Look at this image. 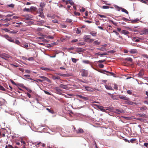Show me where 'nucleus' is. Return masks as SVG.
I'll list each match as a JSON object with an SVG mask.
<instances>
[{
    "label": "nucleus",
    "instance_id": "f257e3e1",
    "mask_svg": "<svg viewBox=\"0 0 148 148\" xmlns=\"http://www.w3.org/2000/svg\"><path fill=\"white\" fill-rule=\"evenodd\" d=\"M39 77L40 78H42L43 79L41 80L40 79H38V80L39 82H42L45 81H47L48 82H49L50 81V80L49 79H48L45 77L41 76H39Z\"/></svg>",
    "mask_w": 148,
    "mask_h": 148
},
{
    "label": "nucleus",
    "instance_id": "f03ea898",
    "mask_svg": "<svg viewBox=\"0 0 148 148\" xmlns=\"http://www.w3.org/2000/svg\"><path fill=\"white\" fill-rule=\"evenodd\" d=\"M81 74L82 77H86L88 75V72L87 70L82 69L81 71Z\"/></svg>",
    "mask_w": 148,
    "mask_h": 148
},
{
    "label": "nucleus",
    "instance_id": "7ed1b4c3",
    "mask_svg": "<svg viewBox=\"0 0 148 148\" xmlns=\"http://www.w3.org/2000/svg\"><path fill=\"white\" fill-rule=\"evenodd\" d=\"M0 57L5 60H8L9 58V56L8 55L5 53H3L0 54Z\"/></svg>",
    "mask_w": 148,
    "mask_h": 148
},
{
    "label": "nucleus",
    "instance_id": "20e7f679",
    "mask_svg": "<svg viewBox=\"0 0 148 148\" xmlns=\"http://www.w3.org/2000/svg\"><path fill=\"white\" fill-rule=\"evenodd\" d=\"M2 36L4 37L7 40L9 41L12 42H14V40H13L12 38L9 37L8 35H5L4 36Z\"/></svg>",
    "mask_w": 148,
    "mask_h": 148
},
{
    "label": "nucleus",
    "instance_id": "39448f33",
    "mask_svg": "<svg viewBox=\"0 0 148 148\" xmlns=\"http://www.w3.org/2000/svg\"><path fill=\"white\" fill-rule=\"evenodd\" d=\"M139 33L141 35L147 34H148V29H144L141 30L139 32Z\"/></svg>",
    "mask_w": 148,
    "mask_h": 148
},
{
    "label": "nucleus",
    "instance_id": "423d86ee",
    "mask_svg": "<svg viewBox=\"0 0 148 148\" xmlns=\"http://www.w3.org/2000/svg\"><path fill=\"white\" fill-rule=\"evenodd\" d=\"M55 90L56 91V93L59 95H61L62 94V91L59 88L56 87L54 88Z\"/></svg>",
    "mask_w": 148,
    "mask_h": 148
},
{
    "label": "nucleus",
    "instance_id": "0eeeda50",
    "mask_svg": "<svg viewBox=\"0 0 148 148\" xmlns=\"http://www.w3.org/2000/svg\"><path fill=\"white\" fill-rule=\"evenodd\" d=\"M39 10H40V11H39L38 13L40 14L39 15V16L42 18H44L45 16L44 13L42 12L43 10L41 9H39Z\"/></svg>",
    "mask_w": 148,
    "mask_h": 148
},
{
    "label": "nucleus",
    "instance_id": "6e6552de",
    "mask_svg": "<svg viewBox=\"0 0 148 148\" xmlns=\"http://www.w3.org/2000/svg\"><path fill=\"white\" fill-rule=\"evenodd\" d=\"M114 112L118 114L120 113H124V111L123 110H120L119 109H116L115 110Z\"/></svg>",
    "mask_w": 148,
    "mask_h": 148
},
{
    "label": "nucleus",
    "instance_id": "1a4fd4ad",
    "mask_svg": "<svg viewBox=\"0 0 148 148\" xmlns=\"http://www.w3.org/2000/svg\"><path fill=\"white\" fill-rule=\"evenodd\" d=\"M77 134H80L83 132V130L80 128H78L75 130Z\"/></svg>",
    "mask_w": 148,
    "mask_h": 148
},
{
    "label": "nucleus",
    "instance_id": "9d476101",
    "mask_svg": "<svg viewBox=\"0 0 148 148\" xmlns=\"http://www.w3.org/2000/svg\"><path fill=\"white\" fill-rule=\"evenodd\" d=\"M59 87L65 89H68L69 88L66 85H64L63 84H61L59 85Z\"/></svg>",
    "mask_w": 148,
    "mask_h": 148
},
{
    "label": "nucleus",
    "instance_id": "9b49d317",
    "mask_svg": "<svg viewBox=\"0 0 148 148\" xmlns=\"http://www.w3.org/2000/svg\"><path fill=\"white\" fill-rule=\"evenodd\" d=\"M119 98L124 100H128L129 98L125 95L120 96L119 97Z\"/></svg>",
    "mask_w": 148,
    "mask_h": 148
},
{
    "label": "nucleus",
    "instance_id": "f8f14e48",
    "mask_svg": "<svg viewBox=\"0 0 148 148\" xmlns=\"http://www.w3.org/2000/svg\"><path fill=\"white\" fill-rule=\"evenodd\" d=\"M83 38L85 40V41L86 42L88 40L90 39V36L89 35H85L84 36Z\"/></svg>",
    "mask_w": 148,
    "mask_h": 148
},
{
    "label": "nucleus",
    "instance_id": "ddd939ff",
    "mask_svg": "<svg viewBox=\"0 0 148 148\" xmlns=\"http://www.w3.org/2000/svg\"><path fill=\"white\" fill-rule=\"evenodd\" d=\"M130 53L132 54H134L138 52L137 50L136 49H131L130 51Z\"/></svg>",
    "mask_w": 148,
    "mask_h": 148
},
{
    "label": "nucleus",
    "instance_id": "4468645a",
    "mask_svg": "<svg viewBox=\"0 0 148 148\" xmlns=\"http://www.w3.org/2000/svg\"><path fill=\"white\" fill-rule=\"evenodd\" d=\"M77 96L79 97L80 98L82 99L85 100H88V97H84L81 95H77Z\"/></svg>",
    "mask_w": 148,
    "mask_h": 148
},
{
    "label": "nucleus",
    "instance_id": "2eb2a0df",
    "mask_svg": "<svg viewBox=\"0 0 148 148\" xmlns=\"http://www.w3.org/2000/svg\"><path fill=\"white\" fill-rule=\"evenodd\" d=\"M52 78L53 80H55V79H59L60 78V77H59L58 76L53 75L52 76Z\"/></svg>",
    "mask_w": 148,
    "mask_h": 148
},
{
    "label": "nucleus",
    "instance_id": "dca6fc26",
    "mask_svg": "<svg viewBox=\"0 0 148 148\" xmlns=\"http://www.w3.org/2000/svg\"><path fill=\"white\" fill-rule=\"evenodd\" d=\"M144 71L143 70H142L140 71L139 73H138V75L139 77H141L144 75Z\"/></svg>",
    "mask_w": 148,
    "mask_h": 148
},
{
    "label": "nucleus",
    "instance_id": "f3484780",
    "mask_svg": "<svg viewBox=\"0 0 148 148\" xmlns=\"http://www.w3.org/2000/svg\"><path fill=\"white\" fill-rule=\"evenodd\" d=\"M105 86L107 90H113L112 87L111 86H109L106 85H105Z\"/></svg>",
    "mask_w": 148,
    "mask_h": 148
},
{
    "label": "nucleus",
    "instance_id": "a211bd4d",
    "mask_svg": "<svg viewBox=\"0 0 148 148\" xmlns=\"http://www.w3.org/2000/svg\"><path fill=\"white\" fill-rule=\"evenodd\" d=\"M22 86H23V87L26 90H27L28 92H32V90L30 89H29L28 88H27V87H26V86H23V84H22Z\"/></svg>",
    "mask_w": 148,
    "mask_h": 148
},
{
    "label": "nucleus",
    "instance_id": "6ab92c4d",
    "mask_svg": "<svg viewBox=\"0 0 148 148\" xmlns=\"http://www.w3.org/2000/svg\"><path fill=\"white\" fill-rule=\"evenodd\" d=\"M121 33L122 34H123L125 35H127L129 34V32L125 30H122L121 31Z\"/></svg>",
    "mask_w": 148,
    "mask_h": 148
},
{
    "label": "nucleus",
    "instance_id": "aec40b11",
    "mask_svg": "<svg viewBox=\"0 0 148 148\" xmlns=\"http://www.w3.org/2000/svg\"><path fill=\"white\" fill-rule=\"evenodd\" d=\"M20 46L23 47L27 48L28 47V45L27 43H26L25 45L23 44H21V45H20Z\"/></svg>",
    "mask_w": 148,
    "mask_h": 148
},
{
    "label": "nucleus",
    "instance_id": "412c9836",
    "mask_svg": "<svg viewBox=\"0 0 148 148\" xmlns=\"http://www.w3.org/2000/svg\"><path fill=\"white\" fill-rule=\"evenodd\" d=\"M40 69H41L45 71H48L49 70H50V69L48 68H46V67H41L40 68Z\"/></svg>",
    "mask_w": 148,
    "mask_h": 148
},
{
    "label": "nucleus",
    "instance_id": "4be33fe9",
    "mask_svg": "<svg viewBox=\"0 0 148 148\" xmlns=\"http://www.w3.org/2000/svg\"><path fill=\"white\" fill-rule=\"evenodd\" d=\"M85 89L87 91H92V89L90 87L88 86H86L85 87Z\"/></svg>",
    "mask_w": 148,
    "mask_h": 148
},
{
    "label": "nucleus",
    "instance_id": "5701e85b",
    "mask_svg": "<svg viewBox=\"0 0 148 148\" xmlns=\"http://www.w3.org/2000/svg\"><path fill=\"white\" fill-rule=\"evenodd\" d=\"M125 60L130 61V62H132V59L130 57L127 58H125Z\"/></svg>",
    "mask_w": 148,
    "mask_h": 148
},
{
    "label": "nucleus",
    "instance_id": "b1692460",
    "mask_svg": "<svg viewBox=\"0 0 148 148\" xmlns=\"http://www.w3.org/2000/svg\"><path fill=\"white\" fill-rule=\"evenodd\" d=\"M81 29L77 28L76 31V33L77 34H79L81 32Z\"/></svg>",
    "mask_w": 148,
    "mask_h": 148
},
{
    "label": "nucleus",
    "instance_id": "393cba45",
    "mask_svg": "<svg viewBox=\"0 0 148 148\" xmlns=\"http://www.w3.org/2000/svg\"><path fill=\"white\" fill-rule=\"evenodd\" d=\"M100 42L98 40H96L94 41V43L95 45H98L100 44Z\"/></svg>",
    "mask_w": 148,
    "mask_h": 148
},
{
    "label": "nucleus",
    "instance_id": "a878e982",
    "mask_svg": "<svg viewBox=\"0 0 148 148\" xmlns=\"http://www.w3.org/2000/svg\"><path fill=\"white\" fill-rule=\"evenodd\" d=\"M121 11L122 12H125V13L127 14H128V12L126 9L123 8H121Z\"/></svg>",
    "mask_w": 148,
    "mask_h": 148
},
{
    "label": "nucleus",
    "instance_id": "bb28decb",
    "mask_svg": "<svg viewBox=\"0 0 148 148\" xmlns=\"http://www.w3.org/2000/svg\"><path fill=\"white\" fill-rule=\"evenodd\" d=\"M97 49L101 51H104L105 50H106V48H105L104 47H102L100 48H97Z\"/></svg>",
    "mask_w": 148,
    "mask_h": 148
},
{
    "label": "nucleus",
    "instance_id": "cd10ccee",
    "mask_svg": "<svg viewBox=\"0 0 148 148\" xmlns=\"http://www.w3.org/2000/svg\"><path fill=\"white\" fill-rule=\"evenodd\" d=\"M72 61L74 63H75L77 62V61L78 60V59H76L75 58H71Z\"/></svg>",
    "mask_w": 148,
    "mask_h": 148
},
{
    "label": "nucleus",
    "instance_id": "c85d7f7f",
    "mask_svg": "<svg viewBox=\"0 0 148 148\" xmlns=\"http://www.w3.org/2000/svg\"><path fill=\"white\" fill-rule=\"evenodd\" d=\"M90 34L93 36H96L97 33L95 32H90Z\"/></svg>",
    "mask_w": 148,
    "mask_h": 148
},
{
    "label": "nucleus",
    "instance_id": "c756f323",
    "mask_svg": "<svg viewBox=\"0 0 148 148\" xmlns=\"http://www.w3.org/2000/svg\"><path fill=\"white\" fill-rule=\"evenodd\" d=\"M79 11L81 12H83L85 11V9L83 7H80V8Z\"/></svg>",
    "mask_w": 148,
    "mask_h": 148
},
{
    "label": "nucleus",
    "instance_id": "7c9ffc66",
    "mask_svg": "<svg viewBox=\"0 0 148 148\" xmlns=\"http://www.w3.org/2000/svg\"><path fill=\"white\" fill-rule=\"evenodd\" d=\"M139 20V19L138 18H137L135 19L132 20V22L133 23H135L137 21H138Z\"/></svg>",
    "mask_w": 148,
    "mask_h": 148
},
{
    "label": "nucleus",
    "instance_id": "2f4dec72",
    "mask_svg": "<svg viewBox=\"0 0 148 148\" xmlns=\"http://www.w3.org/2000/svg\"><path fill=\"white\" fill-rule=\"evenodd\" d=\"M23 11H24L29 12L31 11V9H30V8H25L23 9Z\"/></svg>",
    "mask_w": 148,
    "mask_h": 148
},
{
    "label": "nucleus",
    "instance_id": "473e14b6",
    "mask_svg": "<svg viewBox=\"0 0 148 148\" xmlns=\"http://www.w3.org/2000/svg\"><path fill=\"white\" fill-rule=\"evenodd\" d=\"M15 43L16 44L20 46V45H21V42L17 40H16L15 41Z\"/></svg>",
    "mask_w": 148,
    "mask_h": 148
},
{
    "label": "nucleus",
    "instance_id": "72a5a7b5",
    "mask_svg": "<svg viewBox=\"0 0 148 148\" xmlns=\"http://www.w3.org/2000/svg\"><path fill=\"white\" fill-rule=\"evenodd\" d=\"M45 38L51 39H53L54 38L52 36H45Z\"/></svg>",
    "mask_w": 148,
    "mask_h": 148
},
{
    "label": "nucleus",
    "instance_id": "f704fd0d",
    "mask_svg": "<svg viewBox=\"0 0 148 148\" xmlns=\"http://www.w3.org/2000/svg\"><path fill=\"white\" fill-rule=\"evenodd\" d=\"M17 25H15V26L16 27H19L20 25L22 24V23L21 22L18 23H16Z\"/></svg>",
    "mask_w": 148,
    "mask_h": 148
},
{
    "label": "nucleus",
    "instance_id": "c9c22d12",
    "mask_svg": "<svg viewBox=\"0 0 148 148\" xmlns=\"http://www.w3.org/2000/svg\"><path fill=\"white\" fill-rule=\"evenodd\" d=\"M61 95H63V96H64L65 97H68L67 96V95H69V96H72V94H67V95H66L64 94H63L62 93Z\"/></svg>",
    "mask_w": 148,
    "mask_h": 148
},
{
    "label": "nucleus",
    "instance_id": "e433bc0d",
    "mask_svg": "<svg viewBox=\"0 0 148 148\" xmlns=\"http://www.w3.org/2000/svg\"><path fill=\"white\" fill-rule=\"evenodd\" d=\"M82 62L83 63L86 64H88L89 63V61L88 60H83L82 61Z\"/></svg>",
    "mask_w": 148,
    "mask_h": 148
},
{
    "label": "nucleus",
    "instance_id": "4c0bfd02",
    "mask_svg": "<svg viewBox=\"0 0 148 148\" xmlns=\"http://www.w3.org/2000/svg\"><path fill=\"white\" fill-rule=\"evenodd\" d=\"M147 107L145 106L142 107L140 108V110L142 111L145 110L147 109Z\"/></svg>",
    "mask_w": 148,
    "mask_h": 148
},
{
    "label": "nucleus",
    "instance_id": "58836bf2",
    "mask_svg": "<svg viewBox=\"0 0 148 148\" xmlns=\"http://www.w3.org/2000/svg\"><path fill=\"white\" fill-rule=\"evenodd\" d=\"M19 18H20L19 17L17 16H13L12 19H15Z\"/></svg>",
    "mask_w": 148,
    "mask_h": 148
},
{
    "label": "nucleus",
    "instance_id": "ea45409f",
    "mask_svg": "<svg viewBox=\"0 0 148 148\" xmlns=\"http://www.w3.org/2000/svg\"><path fill=\"white\" fill-rule=\"evenodd\" d=\"M136 140V138H132L130 140V141L131 143H133Z\"/></svg>",
    "mask_w": 148,
    "mask_h": 148
},
{
    "label": "nucleus",
    "instance_id": "a19ab883",
    "mask_svg": "<svg viewBox=\"0 0 148 148\" xmlns=\"http://www.w3.org/2000/svg\"><path fill=\"white\" fill-rule=\"evenodd\" d=\"M111 98L112 99L115 100L117 99L116 96L115 95H112L111 96Z\"/></svg>",
    "mask_w": 148,
    "mask_h": 148
},
{
    "label": "nucleus",
    "instance_id": "79ce46f5",
    "mask_svg": "<svg viewBox=\"0 0 148 148\" xmlns=\"http://www.w3.org/2000/svg\"><path fill=\"white\" fill-rule=\"evenodd\" d=\"M74 14L76 15H77L78 16H79L80 15V14L79 12H77L75 11L74 12Z\"/></svg>",
    "mask_w": 148,
    "mask_h": 148
},
{
    "label": "nucleus",
    "instance_id": "37998d69",
    "mask_svg": "<svg viewBox=\"0 0 148 148\" xmlns=\"http://www.w3.org/2000/svg\"><path fill=\"white\" fill-rule=\"evenodd\" d=\"M72 21V20L69 18L67 19L66 20V22L70 23H71Z\"/></svg>",
    "mask_w": 148,
    "mask_h": 148
},
{
    "label": "nucleus",
    "instance_id": "c03bdc74",
    "mask_svg": "<svg viewBox=\"0 0 148 148\" xmlns=\"http://www.w3.org/2000/svg\"><path fill=\"white\" fill-rule=\"evenodd\" d=\"M102 8L103 9H108L109 8V7L108 6H106V5H104V6H103L102 7Z\"/></svg>",
    "mask_w": 148,
    "mask_h": 148
},
{
    "label": "nucleus",
    "instance_id": "a18cd8bd",
    "mask_svg": "<svg viewBox=\"0 0 148 148\" xmlns=\"http://www.w3.org/2000/svg\"><path fill=\"white\" fill-rule=\"evenodd\" d=\"M0 90L5 91V89L3 88V86L0 85Z\"/></svg>",
    "mask_w": 148,
    "mask_h": 148
},
{
    "label": "nucleus",
    "instance_id": "49530a36",
    "mask_svg": "<svg viewBox=\"0 0 148 148\" xmlns=\"http://www.w3.org/2000/svg\"><path fill=\"white\" fill-rule=\"evenodd\" d=\"M98 15L101 18H106V16L103 15H102L100 14H99Z\"/></svg>",
    "mask_w": 148,
    "mask_h": 148
},
{
    "label": "nucleus",
    "instance_id": "de8ad7c7",
    "mask_svg": "<svg viewBox=\"0 0 148 148\" xmlns=\"http://www.w3.org/2000/svg\"><path fill=\"white\" fill-rule=\"evenodd\" d=\"M14 4L12 3L11 4L8 5V6L9 7L12 8H14Z\"/></svg>",
    "mask_w": 148,
    "mask_h": 148
},
{
    "label": "nucleus",
    "instance_id": "09e8293b",
    "mask_svg": "<svg viewBox=\"0 0 148 148\" xmlns=\"http://www.w3.org/2000/svg\"><path fill=\"white\" fill-rule=\"evenodd\" d=\"M36 8L35 7H33V6H32L30 7V9H31V11L32 10H35Z\"/></svg>",
    "mask_w": 148,
    "mask_h": 148
},
{
    "label": "nucleus",
    "instance_id": "8fccbe9b",
    "mask_svg": "<svg viewBox=\"0 0 148 148\" xmlns=\"http://www.w3.org/2000/svg\"><path fill=\"white\" fill-rule=\"evenodd\" d=\"M52 22L53 23H58V21L56 19H54L53 20H52Z\"/></svg>",
    "mask_w": 148,
    "mask_h": 148
},
{
    "label": "nucleus",
    "instance_id": "3c124183",
    "mask_svg": "<svg viewBox=\"0 0 148 148\" xmlns=\"http://www.w3.org/2000/svg\"><path fill=\"white\" fill-rule=\"evenodd\" d=\"M99 67L100 68H103L104 67V65L103 64H100L99 65Z\"/></svg>",
    "mask_w": 148,
    "mask_h": 148
},
{
    "label": "nucleus",
    "instance_id": "603ef678",
    "mask_svg": "<svg viewBox=\"0 0 148 148\" xmlns=\"http://www.w3.org/2000/svg\"><path fill=\"white\" fill-rule=\"evenodd\" d=\"M69 3L71 5H73L74 4V3L72 1H69Z\"/></svg>",
    "mask_w": 148,
    "mask_h": 148
},
{
    "label": "nucleus",
    "instance_id": "864d4df0",
    "mask_svg": "<svg viewBox=\"0 0 148 148\" xmlns=\"http://www.w3.org/2000/svg\"><path fill=\"white\" fill-rule=\"evenodd\" d=\"M60 25L61 27L63 28H65L66 27V26L64 24H61Z\"/></svg>",
    "mask_w": 148,
    "mask_h": 148
},
{
    "label": "nucleus",
    "instance_id": "5fc2aeb1",
    "mask_svg": "<svg viewBox=\"0 0 148 148\" xmlns=\"http://www.w3.org/2000/svg\"><path fill=\"white\" fill-rule=\"evenodd\" d=\"M44 91L45 92V93L49 95H51V94L49 92L46 91L44 90Z\"/></svg>",
    "mask_w": 148,
    "mask_h": 148
},
{
    "label": "nucleus",
    "instance_id": "6e6d98bb",
    "mask_svg": "<svg viewBox=\"0 0 148 148\" xmlns=\"http://www.w3.org/2000/svg\"><path fill=\"white\" fill-rule=\"evenodd\" d=\"M99 109L101 111H105V110L103 108V107L102 106H100L99 107Z\"/></svg>",
    "mask_w": 148,
    "mask_h": 148
},
{
    "label": "nucleus",
    "instance_id": "4d7b16f0",
    "mask_svg": "<svg viewBox=\"0 0 148 148\" xmlns=\"http://www.w3.org/2000/svg\"><path fill=\"white\" fill-rule=\"evenodd\" d=\"M127 93L130 95H131L132 94V92L129 90L127 91Z\"/></svg>",
    "mask_w": 148,
    "mask_h": 148
},
{
    "label": "nucleus",
    "instance_id": "13d9d810",
    "mask_svg": "<svg viewBox=\"0 0 148 148\" xmlns=\"http://www.w3.org/2000/svg\"><path fill=\"white\" fill-rule=\"evenodd\" d=\"M104 71L106 72H107V73H108L112 75H114V73L112 72H109V71Z\"/></svg>",
    "mask_w": 148,
    "mask_h": 148
},
{
    "label": "nucleus",
    "instance_id": "bf43d9fd",
    "mask_svg": "<svg viewBox=\"0 0 148 148\" xmlns=\"http://www.w3.org/2000/svg\"><path fill=\"white\" fill-rule=\"evenodd\" d=\"M114 89L117 90L118 89L117 85L116 84H114Z\"/></svg>",
    "mask_w": 148,
    "mask_h": 148
},
{
    "label": "nucleus",
    "instance_id": "052dcab7",
    "mask_svg": "<svg viewBox=\"0 0 148 148\" xmlns=\"http://www.w3.org/2000/svg\"><path fill=\"white\" fill-rule=\"evenodd\" d=\"M139 1H140V2H141L142 3H146V0H139Z\"/></svg>",
    "mask_w": 148,
    "mask_h": 148
},
{
    "label": "nucleus",
    "instance_id": "680f3d73",
    "mask_svg": "<svg viewBox=\"0 0 148 148\" xmlns=\"http://www.w3.org/2000/svg\"><path fill=\"white\" fill-rule=\"evenodd\" d=\"M113 32L117 36H118L119 35V33L116 31L115 30H113Z\"/></svg>",
    "mask_w": 148,
    "mask_h": 148
},
{
    "label": "nucleus",
    "instance_id": "e2e57ef3",
    "mask_svg": "<svg viewBox=\"0 0 148 148\" xmlns=\"http://www.w3.org/2000/svg\"><path fill=\"white\" fill-rule=\"evenodd\" d=\"M27 96L29 98H30L31 97V95H30V94H29V93H27Z\"/></svg>",
    "mask_w": 148,
    "mask_h": 148
},
{
    "label": "nucleus",
    "instance_id": "0e129e2a",
    "mask_svg": "<svg viewBox=\"0 0 148 148\" xmlns=\"http://www.w3.org/2000/svg\"><path fill=\"white\" fill-rule=\"evenodd\" d=\"M105 61V60H99V61H98V62H100V63H102L103 62H104Z\"/></svg>",
    "mask_w": 148,
    "mask_h": 148
},
{
    "label": "nucleus",
    "instance_id": "69168bd1",
    "mask_svg": "<svg viewBox=\"0 0 148 148\" xmlns=\"http://www.w3.org/2000/svg\"><path fill=\"white\" fill-rule=\"evenodd\" d=\"M58 75L60 76H64L66 75L65 74H62V73H58Z\"/></svg>",
    "mask_w": 148,
    "mask_h": 148
},
{
    "label": "nucleus",
    "instance_id": "338daca9",
    "mask_svg": "<svg viewBox=\"0 0 148 148\" xmlns=\"http://www.w3.org/2000/svg\"><path fill=\"white\" fill-rule=\"evenodd\" d=\"M25 71L27 73H30V71L29 70H26Z\"/></svg>",
    "mask_w": 148,
    "mask_h": 148
},
{
    "label": "nucleus",
    "instance_id": "774afa93",
    "mask_svg": "<svg viewBox=\"0 0 148 148\" xmlns=\"http://www.w3.org/2000/svg\"><path fill=\"white\" fill-rule=\"evenodd\" d=\"M78 41V39H75L74 40H72L71 42H75Z\"/></svg>",
    "mask_w": 148,
    "mask_h": 148
}]
</instances>
